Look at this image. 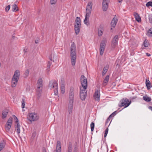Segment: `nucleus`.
Returning a JSON list of instances; mask_svg holds the SVG:
<instances>
[{
    "label": "nucleus",
    "instance_id": "58836bf2",
    "mask_svg": "<svg viewBox=\"0 0 152 152\" xmlns=\"http://www.w3.org/2000/svg\"><path fill=\"white\" fill-rule=\"evenodd\" d=\"M36 132H34L32 134V135L31 138L33 140L36 139Z\"/></svg>",
    "mask_w": 152,
    "mask_h": 152
},
{
    "label": "nucleus",
    "instance_id": "c756f323",
    "mask_svg": "<svg viewBox=\"0 0 152 152\" xmlns=\"http://www.w3.org/2000/svg\"><path fill=\"white\" fill-rule=\"evenodd\" d=\"M143 99L144 100L147 102H149L151 100V98L148 96H144L143 97Z\"/></svg>",
    "mask_w": 152,
    "mask_h": 152
},
{
    "label": "nucleus",
    "instance_id": "f03ea898",
    "mask_svg": "<svg viewBox=\"0 0 152 152\" xmlns=\"http://www.w3.org/2000/svg\"><path fill=\"white\" fill-rule=\"evenodd\" d=\"M37 88L36 91V94L39 99L41 96L42 89V78L39 79L37 83Z\"/></svg>",
    "mask_w": 152,
    "mask_h": 152
},
{
    "label": "nucleus",
    "instance_id": "72a5a7b5",
    "mask_svg": "<svg viewBox=\"0 0 152 152\" xmlns=\"http://www.w3.org/2000/svg\"><path fill=\"white\" fill-rule=\"evenodd\" d=\"M5 145V143L4 142L0 143V151L4 148Z\"/></svg>",
    "mask_w": 152,
    "mask_h": 152
},
{
    "label": "nucleus",
    "instance_id": "2eb2a0df",
    "mask_svg": "<svg viewBox=\"0 0 152 152\" xmlns=\"http://www.w3.org/2000/svg\"><path fill=\"white\" fill-rule=\"evenodd\" d=\"M61 143L60 141H58L57 142L56 148V151L53 152H61Z\"/></svg>",
    "mask_w": 152,
    "mask_h": 152
},
{
    "label": "nucleus",
    "instance_id": "79ce46f5",
    "mask_svg": "<svg viewBox=\"0 0 152 152\" xmlns=\"http://www.w3.org/2000/svg\"><path fill=\"white\" fill-rule=\"evenodd\" d=\"M108 131V128H107L105 131V133L104 134V137H106L107 136V134Z\"/></svg>",
    "mask_w": 152,
    "mask_h": 152
},
{
    "label": "nucleus",
    "instance_id": "20e7f679",
    "mask_svg": "<svg viewBox=\"0 0 152 152\" xmlns=\"http://www.w3.org/2000/svg\"><path fill=\"white\" fill-rule=\"evenodd\" d=\"M50 89H54V94L56 95L58 94V84L56 80H52L50 81L48 86Z\"/></svg>",
    "mask_w": 152,
    "mask_h": 152
},
{
    "label": "nucleus",
    "instance_id": "412c9836",
    "mask_svg": "<svg viewBox=\"0 0 152 152\" xmlns=\"http://www.w3.org/2000/svg\"><path fill=\"white\" fill-rule=\"evenodd\" d=\"M118 20L116 18H114L111 22V26L113 28L115 26Z\"/></svg>",
    "mask_w": 152,
    "mask_h": 152
},
{
    "label": "nucleus",
    "instance_id": "7ed1b4c3",
    "mask_svg": "<svg viewBox=\"0 0 152 152\" xmlns=\"http://www.w3.org/2000/svg\"><path fill=\"white\" fill-rule=\"evenodd\" d=\"M20 75L19 70H16L14 72L12 80L11 86L12 87H15L16 86L19 78Z\"/></svg>",
    "mask_w": 152,
    "mask_h": 152
},
{
    "label": "nucleus",
    "instance_id": "e433bc0d",
    "mask_svg": "<svg viewBox=\"0 0 152 152\" xmlns=\"http://www.w3.org/2000/svg\"><path fill=\"white\" fill-rule=\"evenodd\" d=\"M51 63L50 61H48V63L47 65V70L48 72L50 71V68L51 66Z\"/></svg>",
    "mask_w": 152,
    "mask_h": 152
},
{
    "label": "nucleus",
    "instance_id": "7c9ffc66",
    "mask_svg": "<svg viewBox=\"0 0 152 152\" xmlns=\"http://www.w3.org/2000/svg\"><path fill=\"white\" fill-rule=\"evenodd\" d=\"M147 35L149 37H152V28L148 31Z\"/></svg>",
    "mask_w": 152,
    "mask_h": 152
},
{
    "label": "nucleus",
    "instance_id": "aec40b11",
    "mask_svg": "<svg viewBox=\"0 0 152 152\" xmlns=\"http://www.w3.org/2000/svg\"><path fill=\"white\" fill-rule=\"evenodd\" d=\"M134 16L136 20L138 22H140L141 21V19L139 16L138 14L136 12H134Z\"/></svg>",
    "mask_w": 152,
    "mask_h": 152
},
{
    "label": "nucleus",
    "instance_id": "a211bd4d",
    "mask_svg": "<svg viewBox=\"0 0 152 152\" xmlns=\"http://www.w3.org/2000/svg\"><path fill=\"white\" fill-rule=\"evenodd\" d=\"M75 26H80V19L79 17H77L75 21Z\"/></svg>",
    "mask_w": 152,
    "mask_h": 152
},
{
    "label": "nucleus",
    "instance_id": "3c124183",
    "mask_svg": "<svg viewBox=\"0 0 152 152\" xmlns=\"http://www.w3.org/2000/svg\"><path fill=\"white\" fill-rule=\"evenodd\" d=\"M111 29H112V28H111Z\"/></svg>",
    "mask_w": 152,
    "mask_h": 152
},
{
    "label": "nucleus",
    "instance_id": "f8f14e48",
    "mask_svg": "<svg viewBox=\"0 0 152 152\" xmlns=\"http://www.w3.org/2000/svg\"><path fill=\"white\" fill-rule=\"evenodd\" d=\"M12 122V118H10L8 119L5 126V129L7 131H9L11 127Z\"/></svg>",
    "mask_w": 152,
    "mask_h": 152
},
{
    "label": "nucleus",
    "instance_id": "c85d7f7f",
    "mask_svg": "<svg viewBox=\"0 0 152 152\" xmlns=\"http://www.w3.org/2000/svg\"><path fill=\"white\" fill-rule=\"evenodd\" d=\"M145 83L148 90L150 89L151 86V83L149 80H147V79L146 80Z\"/></svg>",
    "mask_w": 152,
    "mask_h": 152
},
{
    "label": "nucleus",
    "instance_id": "0eeeda50",
    "mask_svg": "<svg viewBox=\"0 0 152 152\" xmlns=\"http://www.w3.org/2000/svg\"><path fill=\"white\" fill-rule=\"evenodd\" d=\"M106 43V41L105 39H104L101 41L99 48L100 54L101 55L103 54L105 48Z\"/></svg>",
    "mask_w": 152,
    "mask_h": 152
},
{
    "label": "nucleus",
    "instance_id": "ddd939ff",
    "mask_svg": "<svg viewBox=\"0 0 152 152\" xmlns=\"http://www.w3.org/2000/svg\"><path fill=\"white\" fill-rule=\"evenodd\" d=\"M13 117L14 119L15 120V122L17 123V126L15 127V130L16 131L17 134H19L20 133V126L18 122V118L15 115H13Z\"/></svg>",
    "mask_w": 152,
    "mask_h": 152
},
{
    "label": "nucleus",
    "instance_id": "f704fd0d",
    "mask_svg": "<svg viewBox=\"0 0 152 152\" xmlns=\"http://www.w3.org/2000/svg\"><path fill=\"white\" fill-rule=\"evenodd\" d=\"M61 92L62 94H64L65 92V86L63 84L61 85Z\"/></svg>",
    "mask_w": 152,
    "mask_h": 152
},
{
    "label": "nucleus",
    "instance_id": "cd10ccee",
    "mask_svg": "<svg viewBox=\"0 0 152 152\" xmlns=\"http://www.w3.org/2000/svg\"><path fill=\"white\" fill-rule=\"evenodd\" d=\"M103 29L100 27H99L98 31V35L100 37L102 36L103 34Z\"/></svg>",
    "mask_w": 152,
    "mask_h": 152
},
{
    "label": "nucleus",
    "instance_id": "a878e982",
    "mask_svg": "<svg viewBox=\"0 0 152 152\" xmlns=\"http://www.w3.org/2000/svg\"><path fill=\"white\" fill-rule=\"evenodd\" d=\"M89 17L86 16H85V18L84 20V23L87 25V26H88L89 25L90 23L89 20Z\"/></svg>",
    "mask_w": 152,
    "mask_h": 152
},
{
    "label": "nucleus",
    "instance_id": "49530a36",
    "mask_svg": "<svg viewBox=\"0 0 152 152\" xmlns=\"http://www.w3.org/2000/svg\"><path fill=\"white\" fill-rule=\"evenodd\" d=\"M40 39L39 37H37L36 39L35 40V42L37 44L39 42V41Z\"/></svg>",
    "mask_w": 152,
    "mask_h": 152
},
{
    "label": "nucleus",
    "instance_id": "9b49d317",
    "mask_svg": "<svg viewBox=\"0 0 152 152\" xmlns=\"http://www.w3.org/2000/svg\"><path fill=\"white\" fill-rule=\"evenodd\" d=\"M82 87L80 88H87V80L86 78L83 75H82L80 77Z\"/></svg>",
    "mask_w": 152,
    "mask_h": 152
},
{
    "label": "nucleus",
    "instance_id": "9d476101",
    "mask_svg": "<svg viewBox=\"0 0 152 152\" xmlns=\"http://www.w3.org/2000/svg\"><path fill=\"white\" fill-rule=\"evenodd\" d=\"M92 3L90 2L88 3L86 8V14L85 16L89 17L91 12Z\"/></svg>",
    "mask_w": 152,
    "mask_h": 152
},
{
    "label": "nucleus",
    "instance_id": "39448f33",
    "mask_svg": "<svg viewBox=\"0 0 152 152\" xmlns=\"http://www.w3.org/2000/svg\"><path fill=\"white\" fill-rule=\"evenodd\" d=\"M74 97V93L73 91H71L69 97V114L72 113L73 108Z\"/></svg>",
    "mask_w": 152,
    "mask_h": 152
},
{
    "label": "nucleus",
    "instance_id": "ea45409f",
    "mask_svg": "<svg viewBox=\"0 0 152 152\" xmlns=\"http://www.w3.org/2000/svg\"><path fill=\"white\" fill-rule=\"evenodd\" d=\"M25 102L24 99H23L22 101V108H23L25 107Z\"/></svg>",
    "mask_w": 152,
    "mask_h": 152
},
{
    "label": "nucleus",
    "instance_id": "a18cd8bd",
    "mask_svg": "<svg viewBox=\"0 0 152 152\" xmlns=\"http://www.w3.org/2000/svg\"><path fill=\"white\" fill-rule=\"evenodd\" d=\"M10 7V5H8L5 8V11L6 12L8 11Z\"/></svg>",
    "mask_w": 152,
    "mask_h": 152
},
{
    "label": "nucleus",
    "instance_id": "f3484780",
    "mask_svg": "<svg viewBox=\"0 0 152 152\" xmlns=\"http://www.w3.org/2000/svg\"><path fill=\"white\" fill-rule=\"evenodd\" d=\"M100 93L99 90H96L95 91L94 97L96 100L99 101V100Z\"/></svg>",
    "mask_w": 152,
    "mask_h": 152
},
{
    "label": "nucleus",
    "instance_id": "4c0bfd02",
    "mask_svg": "<svg viewBox=\"0 0 152 152\" xmlns=\"http://www.w3.org/2000/svg\"><path fill=\"white\" fill-rule=\"evenodd\" d=\"M94 122H91V132L94 131Z\"/></svg>",
    "mask_w": 152,
    "mask_h": 152
},
{
    "label": "nucleus",
    "instance_id": "37998d69",
    "mask_svg": "<svg viewBox=\"0 0 152 152\" xmlns=\"http://www.w3.org/2000/svg\"><path fill=\"white\" fill-rule=\"evenodd\" d=\"M116 111H115L112 114H111L109 116V118H111L112 117H114L116 115Z\"/></svg>",
    "mask_w": 152,
    "mask_h": 152
},
{
    "label": "nucleus",
    "instance_id": "c9c22d12",
    "mask_svg": "<svg viewBox=\"0 0 152 152\" xmlns=\"http://www.w3.org/2000/svg\"><path fill=\"white\" fill-rule=\"evenodd\" d=\"M143 45L145 47H147L148 46V40L145 39L143 43Z\"/></svg>",
    "mask_w": 152,
    "mask_h": 152
},
{
    "label": "nucleus",
    "instance_id": "4468645a",
    "mask_svg": "<svg viewBox=\"0 0 152 152\" xmlns=\"http://www.w3.org/2000/svg\"><path fill=\"white\" fill-rule=\"evenodd\" d=\"M110 0H103L102 9L104 11H106L108 7Z\"/></svg>",
    "mask_w": 152,
    "mask_h": 152
},
{
    "label": "nucleus",
    "instance_id": "dca6fc26",
    "mask_svg": "<svg viewBox=\"0 0 152 152\" xmlns=\"http://www.w3.org/2000/svg\"><path fill=\"white\" fill-rule=\"evenodd\" d=\"M118 40V36L116 35L114 37L112 41V46L113 47H114L117 44Z\"/></svg>",
    "mask_w": 152,
    "mask_h": 152
},
{
    "label": "nucleus",
    "instance_id": "8fccbe9b",
    "mask_svg": "<svg viewBox=\"0 0 152 152\" xmlns=\"http://www.w3.org/2000/svg\"><path fill=\"white\" fill-rule=\"evenodd\" d=\"M118 0V2L119 3L121 2V1H122V0Z\"/></svg>",
    "mask_w": 152,
    "mask_h": 152
},
{
    "label": "nucleus",
    "instance_id": "4be33fe9",
    "mask_svg": "<svg viewBox=\"0 0 152 152\" xmlns=\"http://www.w3.org/2000/svg\"><path fill=\"white\" fill-rule=\"evenodd\" d=\"M50 60L53 61H56L57 59V56L56 55L51 54L49 58Z\"/></svg>",
    "mask_w": 152,
    "mask_h": 152
},
{
    "label": "nucleus",
    "instance_id": "c03bdc74",
    "mask_svg": "<svg viewBox=\"0 0 152 152\" xmlns=\"http://www.w3.org/2000/svg\"><path fill=\"white\" fill-rule=\"evenodd\" d=\"M56 1L57 0H50V3L51 4H55Z\"/></svg>",
    "mask_w": 152,
    "mask_h": 152
},
{
    "label": "nucleus",
    "instance_id": "1a4fd4ad",
    "mask_svg": "<svg viewBox=\"0 0 152 152\" xmlns=\"http://www.w3.org/2000/svg\"><path fill=\"white\" fill-rule=\"evenodd\" d=\"M87 88H80V97L81 100H85L87 96Z\"/></svg>",
    "mask_w": 152,
    "mask_h": 152
},
{
    "label": "nucleus",
    "instance_id": "a19ab883",
    "mask_svg": "<svg viewBox=\"0 0 152 152\" xmlns=\"http://www.w3.org/2000/svg\"><path fill=\"white\" fill-rule=\"evenodd\" d=\"M146 7H148L149 6L152 7V1H149L146 4Z\"/></svg>",
    "mask_w": 152,
    "mask_h": 152
},
{
    "label": "nucleus",
    "instance_id": "5701e85b",
    "mask_svg": "<svg viewBox=\"0 0 152 152\" xmlns=\"http://www.w3.org/2000/svg\"><path fill=\"white\" fill-rule=\"evenodd\" d=\"M109 76L107 75L104 78L103 83V85L104 86L106 85L109 81Z\"/></svg>",
    "mask_w": 152,
    "mask_h": 152
},
{
    "label": "nucleus",
    "instance_id": "423d86ee",
    "mask_svg": "<svg viewBox=\"0 0 152 152\" xmlns=\"http://www.w3.org/2000/svg\"><path fill=\"white\" fill-rule=\"evenodd\" d=\"M131 102H129V100L127 98L122 99L120 102L119 105L120 107L124 106V108L128 107L130 104Z\"/></svg>",
    "mask_w": 152,
    "mask_h": 152
},
{
    "label": "nucleus",
    "instance_id": "f257e3e1",
    "mask_svg": "<svg viewBox=\"0 0 152 152\" xmlns=\"http://www.w3.org/2000/svg\"><path fill=\"white\" fill-rule=\"evenodd\" d=\"M70 56L72 65H75L76 58V47L75 45L73 42L70 47Z\"/></svg>",
    "mask_w": 152,
    "mask_h": 152
},
{
    "label": "nucleus",
    "instance_id": "6ab92c4d",
    "mask_svg": "<svg viewBox=\"0 0 152 152\" xmlns=\"http://www.w3.org/2000/svg\"><path fill=\"white\" fill-rule=\"evenodd\" d=\"M8 110H4L2 112V118L3 119L5 118L8 114Z\"/></svg>",
    "mask_w": 152,
    "mask_h": 152
},
{
    "label": "nucleus",
    "instance_id": "473e14b6",
    "mask_svg": "<svg viewBox=\"0 0 152 152\" xmlns=\"http://www.w3.org/2000/svg\"><path fill=\"white\" fill-rule=\"evenodd\" d=\"M72 143L71 142H69V146L68 149V152H72Z\"/></svg>",
    "mask_w": 152,
    "mask_h": 152
},
{
    "label": "nucleus",
    "instance_id": "09e8293b",
    "mask_svg": "<svg viewBox=\"0 0 152 152\" xmlns=\"http://www.w3.org/2000/svg\"><path fill=\"white\" fill-rule=\"evenodd\" d=\"M146 56H151V54L148 53H146Z\"/></svg>",
    "mask_w": 152,
    "mask_h": 152
},
{
    "label": "nucleus",
    "instance_id": "6e6552de",
    "mask_svg": "<svg viewBox=\"0 0 152 152\" xmlns=\"http://www.w3.org/2000/svg\"><path fill=\"white\" fill-rule=\"evenodd\" d=\"M28 118L31 121H34L39 119V117L36 113H31L29 114Z\"/></svg>",
    "mask_w": 152,
    "mask_h": 152
},
{
    "label": "nucleus",
    "instance_id": "393cba45",
    "mask_svg": "<svg viewBox=\"0 0 152 152\" xmlns=\"http://www.w3.org/2000/svg\"><path fill=\"white\" fill-rule=\"evenodd\" d=\"M80 27V26H75V30L76 35L78 34L79 33Z\"/></svg>",
    "mask_w": 152,
    "mask_h": 152
},
{
    "label": "nucleus",
    "instance_id": "b1692460",
    "mask_svg": "<svg viewBox=\"0 0 152 152\" xmlns=\"http://www.w3.org/2000/svg\"><path fill=\"white\" fill-rule=\"evenodd\" d=\"M108 68L109 66L107 65L104 68L102 73V75L103 76H104V75L108 71Z\"/></svg>",
    "mask_w": 152,
    "mask_h": 152
},
{
    "label": "nucleus",
    "instance_id": "2f4dec72",
    "mask_svg": "<svg viewBox=\"0 0 152 152\" xmlns=\"http://www.w3.org/2000/svg\"><path fill=\"white\" fill-rule=\"evenodd\" d=\"M29 73V70L28 69H26L25 72V73L23 75V77L25 78L27 77L28 76Z\"/></svg>",
    "mask_w": 152,
    "mask_h": 152
},
{
    "label": "nucleus",
    "instance_id": "bb28decb",
    "mask_svg": "<svg viewBox=\"0 0 152 152\" xmlns=\"http://www.w3.org/2000/svg\"><path fill=\"white\" fill-rule=\"evenodd\" d=\"M12 10L13 12H16L18 10V8L15 4H14L12 5Z\"/></svg>",
    "mask_w": 152,
    "mask_h": 152
},
{
    "label": "nucleus",
    "instance_id": "de8ad7c7",
    "mask_svg": "<svg viewBox=\"0 0 152 152\" xmlns=\"http://www.w3.org/2000/svg\"><path fill=\"white\" fill-rule=\"evenodd\" d=\"M111 118H109V116L108 118L107 121H106V123L108 122L110 120Z\"/></svg>",
    "mask_w": 152,
    "mask_h": 152
}]
</instances>
